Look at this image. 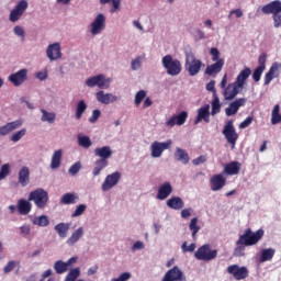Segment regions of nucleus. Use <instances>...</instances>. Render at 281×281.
Here are the masks:
<instances>
[{
  "instance_id": "nucleus-21",
  "label": "nucleus",
  "mask_w": 281,
  "mask_h": 281,
  "mask_svg": "<svg viewBox=\"0 0 281 281\" xmlns=\"http://www.w3.org/2000/svg\"><path fill=\"white\" fill-rule=\"evenodd\" d=\"M21 126H23V119L9 122L0 126V135L5 137V135H10V133H14V131H18V128H21Z\"/></svg>"
},
{
  "instance_id": "nucleus-15",
  "label": "nucleus",
  "mask_w": 281,
  "mask_h": 281,
  "mask_svg": "<svg viewBox=\"0 0 281 281\" xmlns=\"http://www.w3.org/2000/svg\"><path fill=\"white\" fill-rule=\"evenodd\" d=\"M161 281H188V278L179 266H175L165 273Z\"/></svg>"
},
{
  "instance_id": "nucleus-19",
  "label": "nucleus",
  "mask_w": 281,
  "mask_h": 281,
  "mask_svg": "<svg viewBox=\"0 0 281 281\" xmlns=\"http://www.w3.org/2000/svg\"><path fill=\"white\" fill-rule=\"evenodd\" d=\"M8 80L11 82V85H13V87H21V85L27 80V69L23 68L14 74H11L8 77Z\"/></svg>"
},
{
  "instance_id": "nucleus-25",
  "label": "nucleus",
  "mask_w": 281,
  "mask_h": 281,
  "mask_svg": "<svg viewBox=\"0 0 281 281\" xmlns=\"http://www.w3.org/2000/svg\"><path fill=\"white\" fill-rule=\"evenodd\" d=\"M205 122V124H210V104H205L204 106L198 109V114L194 120V125Z\"/></svg>"
},
{
  "instance_id": "nucleus-39",
  "label": "nucleus",
  "mask_w": 281,
  "mask_h": 281,
  "mask_svg": "<svg viewBox=\"0 0 281 281\" xmlns=\"http://www.w3.org/2000/svg\"><path fill=\"white\" fill-rule=\"evenodd\" d=\"M106 166H109V160L97 159L94 161V168L92 170L93 177L100 176V172H102V169L106 168Z\"/></svg>"
},
{
  "instance_id": "nucleus-7",
  "label": "nucleus",
  "mask_w": 281,
  "mask_h": 281,
  "mask_svg": "<svg viewBox=\"0 0 281 281\" xmlns=\"http://www.w3.org/2000/svg\"><path fill=\"white\" fill-rule=\"evenodd\" d=\"M216 256H218V250L217 249L212 250L209 244L201 246L194 252V258H196V260H203L204 262H210L212 260H215Z\"/></svg>"
},
{
  "instance_id": "nucleus-57",
  "label": "nucleus",
  "mask_w": 281,
  "mask_h": 281,
  "mask_svg": "<svg viewBox=\"0 0 281 281\" xmlns=\"http://www.w3.org/2000/svg\"><path fill=\"white\" fill-rule=\"evenodd\" d=\"M265 72V68L257 67L252 72V79L255 82H260V78H262V74Z\"/></svg>"
},
{
  "instance_id": "nucleus-11",
  "label": "nucleus",
  "mask_w": 281,
  "mask_h": 281,
  "mask_svg": "<svg viewBox=\"0 0 281 281\" xmlns=\"http://www.w3.org/2000/svg\"><path fill=\"white\" fill-rule=\"evenodd\" d=\"M170 146H172V139L166 142L155 140L149 147L150 157H153V159H159V157L164 155V151L168 150Z\"/></svg>"
},
{
  "instance_id": "nucleus-64",
  "label": "nucleus",
  "mask_w": 281,
  "mask_h": 281,
  "mask_svg": "<svg viewBox=\"0 0 281 281\" xmlns=\"http://www.w3.org/2000/svg\"><path fill=\"white\" fill-rule=\"evenodd\" d=\"M254 122V116H247L245 121L239 124V128H247Z\"/></svg>"
},
{
  "instance_id": "nucleus-36",
  "label": "nucleus",
  "mask_w": 281,
  "mask_h": 281,
  "mask_svg": "<svg viewBox=\"0 0 281 281\" xmlns=\"http://www.w3.org/2000/svg\"><path fill=\"white\" fill-rule=\"evenodd\" d=\"M69 227H71V224L61 222L55 225V232H57L59 238H67V234H69Z\"/></svg>"
},
{
  "instance_id": "nucleus-4",
  "label": "nucleus",
  "mask_w": 281,
  "mask_h": 281,
  "mask_svg": "<svg viewBox=\"0 0 281 281\" xmlns=\"http://www.w3.org/2000/svg\"><path fill=\"white\" fill-rule=\"evenodd\" d=\"M263 14H272L273 27H281V1L274 0L261 8Z\"/></svg>"
},
{
  "instance_id": "nucleus-63",
  "label": "nucleus",
  "mask_w": 281,
  "mask_h": 281,
  "mask_svg": "<svg viewBox=\"0 0 281 281\" xmlns=\"http://www.w3.org/2000/svg\"><path fill=\"white\" fill-rule=\"evenodd\" d=\"M47 69L41 70L35 74V78H37V80H40L41 82H43V80H47Z\"/></svg>"
},
{
  "instance_id": "nucleus-47",
  "label": "nucleus",
  "mask_w": 281,
  "mask_h": 281,
  "mask_svg": "<svg viewBox=\"0 0 281 281\" xmlns=\"http://www.w3.org/2000/svg\"><path fill=\"white\" fill-rule=\"evenodd\" d=\"M25 135H27V130L22 128L10 136V142H13V144H16L18 142H21V139H23Z\"/></svg>"
},
{
  "instance_id": "nucleus-22",
  "label": "nucleus",
  "mask_w": 281,
  "mask_h": 281,
  "mask_svg": "<svg viewBox=\"0 0 281 281\" xmlns=\"http://www.w3.org/2000/svg\"><path fill=\"white\" fill-rule=\"evenodd\" d=\"M241 87L236 82L228 83L226 89L223 90V95L225 100H234L241 91Z\"/></svg>"
},
{
  "instance_id": "nucleus-3",
  "label": "nucleus",
  "mask_w": 281,
  "mask_h": 281,
  "mask_svg": "<svg viewBox=\"0 0 281 281\" xmlns=\"http://www.w3.org/2000/svg\"><path fill=\"white\" fill-rule=\"evenodd\" d=\"M29 201H33L37 210H45L49 203V192L43 188H37L30 192Z\"/></svg>"
},
{
  "instance_id": "nucleus-24",
  "label": "nucleus",
  "mask_w": 281,
  "mask_h": 281,
  "mask_svg": "<svg viewBox=\"0 0 281 281\" xmlns=\"http://www.w3.org/2000/svg\"><path fill=\"white\" fill-rule=\"evenodd\" d=\"M281 71V64L280 63H273L269 69V71L265 75V82L263 85L267 87L268 85H271V80L273 78H278L280 76Z\"/></svg>"
},
{
  "instance_id": "nucleus-42",
  "label": "nucleus",
  "mask_w": 281,
  "mask_h": 281,
  "mask_svg": "<svg viewBox=\"0 0 281 281\" xmlns=\"http://www.w3.org/2000/svg\"><path fill=\"white\" fill-rule=\"evenodd\" d=\"M53 269L57 273V276H63V273H67V271H69L67 263H65V261L63 260H57L54 263Z\"/></svg>"
},
{
  "instance_id": "nucleus-60",
  "label": "nucleus",
  "mask_w": 281,
  "mask_h": 281,
  "mask_svg": "<svg viewBox=\"0 0 281 281\" xmlns=\"http://www.w3.org/2000/svg\"><path fill=\"white\" fill-rule=\"evenodd\" d=\"M146 248V245L144 244V241L142 240H137L133 244L132 246V251L135 252V251H142V249H145Z\"/></svg>"
},
{
  "instance_id": "nucleus-51",
  "label": "nucleus",
  "mask_w": 281,
  "mask_h": 281,
  "mask_svg": "<svg viewBox=\"0 0 281 281\" xmlns=\"http://www.w3.org/2000/svg\"><path fill=\"white\" fill-rule=\"evenodd\" d=\"M86 211H87V204H79L74 211V213L71 214V217L78 218V216H82V214H85Z\"/></svg>"
},
{
  "instance_id": "nucleus-31",
  "label": "nucleus",
  "mask_w": 281,
  "mask_h": 281,
  "mask_svg": "<svg viewBox=\"0 0 281 281\" xmlns=\"http://www.w3.org/2000/svg\"><path fill=\"white\" fill-rule=\"evenodd\" d=\"M166 205L170 210L179 211L183 210L186 203L183 202V199H181L180 196H172L167 200Z\"/></svg>"
},
{
  "instance_id": "nucleus-26",
  "label": "nucleus",
  "mask_w": 281,
  "mask_h": 281,
  "mask_svg": "<svg viewBox=\"0 0 281 281\" xmlns=\"http://www.w3.org/2000/svg\"><path fill=\"white\" fill-rule=\"evenodd\" d=\"M172 194V184L170 182H165L158 188L156 199L158 201H166L168 196Z\"/></svg>"
},
{
  "instance_id": "nucleus-12",
  "label": "nucleus",
  "mask_w": 281,
  "mask_h": 281,
  "mask_svg": "<svg viewBox=\"0 0 281 281\" xmlns=\"http://www.w3.org/2000/svg\"><path fill=\"white\" fill-rule=\"evenodd\" d=\"M106 27V16L103 13L97 14L94 20L90 23V33L92 36H98L102 34Z\"/></svg>"
},
{
  "instance_id": "nucleus-40",
  "label": "nucleus",
  "mask_w": 281,
  "mask_h": 281,
  "mask_svg": "<svg viewBox=\"0 0 281 281\" xmlns=\"http://www.w3.org/2000/svg\"><path fill=\"white\" fill-rule=\"evenodd\" d=\"M41 122H47V124H54L56 122V114L54 112H48L45 109H41Z\"/></svg>"
},
{
  "instance_id": "nucleus-59",
  "label": "nucleus",
  "mask_w": 281,
  "mask_h": 281,
  "mask_svg": "<svg viewBox=\"0 0 281 281\" xmlns=\"http://www.w3.org/2000/svg\"><path fill=\"white\" fill-rule=\"evenodd\" d=\"M216 81L211 80L209 83H206V91H211L213 93V98L218 97L216 93Z\"/></svg>"
},
{
  "instance_id": "nucleus-17",
  "label": "nucleus",
  "mask_w": 281,
  "mask_h": 281,
  "mask_svg": "<svg viewBox=\"0 0 281 281\" xmlns=\"http://www.w3.org/2000/svg\"><path fill=\"white\" fill-rule=\"evenodd\" d=\"M186 122H188V112L182 111L179 114H173L170 119H168L166 126L168 128H175V126H183Z\"/></svg>"
},
{
  "instance_id": "nucleus-53",
  "label": "nucleus",
  "mask_w": 281,
  "mask_h": 281,
  "mask_svg": "<svg viewBox=\"0 0 281 281\" xmlns=\"http://www.w3.org/2000/svg\"><path fill=\"white\" fill-rule=\"evenodd\" d=\"M13 34L21 38V41H25V29L21 25H15L13 27Z\"/></svg>"
},
{
  "instance_id": "nucleus-37",
  "label": "nucleus",
  "mask_w": 281,
  "mask_h": 281,
  "mask_svg": "<svg viewBox=\"0 0 281 281\" xmlns=\"http://www.w3.org/2000/svg\"><path fill=\"white\" fill-rule=\"evenodd\" d=\"M87 112V102L85 100H80L77 102L75 110V119L82 120V115Z\"/></svg>"
},
{
  "instance_id": "nucleus-6",
  "label": "nucleus",
  "mask_w": 281,
  "mask_h": 281,
  "mask_svg": "<svg viewBox=\"0 0 281 281\" xmlns=\"http://www.w3.org/2000/svg\"><path fill=\"white\" fill-rule=\"evenodd\" d=\"M161 65L166 69L168 76H179L181 74V61L172 58V55H166L161 59Z\"/></svg>"
},
{
  "instance_id": "nucleus-50",
  "label": "nucleus",
  "mask_w": 281,
  "mask_h": 281,
  "mask_svg": "<svg viewBox=\"0 0 281 281\" xmlns=\"http://www.w3.org/2000/svg\"><path fill=\"white\" fill-rule=\"evenodd\" d=\"M80 170H82V162L77 161L69 167L68 175H70V177H76Z\"/></svg>"
},
{
  "instance_id": "nucleus-9",
  "label": "nucleus",
  "mask_w": 281,
  "mask_h": 281,
  "mask_svg": "<svg viewBox=\"0 0 281 281\" xmlns=\"http://www.w3.org/2000/svg\"><path fill=\"white\" fill-rule=\"evenodd\" d=\"M111 82H113V79L106 78V76L100 74L88 78L86 80V86L90 89H93V87H98L99 89H109V87H111Z\"/></svg>"
},
{
  "instance_id": "nucleus-23",
  "label": "nucleus",
  "mask_w": 281,
  "mask_h": 281,
  "mask_svg": "<svg viewBox=\"0 0 281 281\" xmlns=\"http://www.w3.org/2000/svg\"><path fill=\"white\" fill-rule=\"evenodd\" d=\"M97 101L100 104H113V102H117L120 98L113 93H105L104 90H100L95 93Z\"/></svg>"
},
{
  "instance_id": "nucleus-16",
  "label": "nucleus",
  "mask_w": 281,
  "mask_h": 281,
  "mask_svg": "<svg viewBox=\"0 0 281 281\" xmlns=\"http://www.w3.org/2000/svg\"><path fill=\"white\" fill-rule=\"evenodd\" d=\"M120 179H122V175L120 173V171L108 175L101 186V190L103 192H109V190H113V188H115V184L120 183Z\"/></svg>"
},
{
  "instance_id": "nucleus-10",
  "label": "nucleus",
  "mask_w": 281,
  "mask_h": 281,
  "mask_svg": "<svg viewBox=\"0 0 281 281\" xmlns=\"http://www.w3.org/2000/svg\"><path fill=\"white\" fill-rule=\"evenodd\" d=\"M222 135H224L227 144H231L233 148L236 146V142H238V132H236V127H234V121L229 120L225 123Z\"/></svg>"
},
{
  "instance_id": "nucleus-20",
  "label": "nucleus",
  "mask_w": 281,
  "mask_h": 281,
  "mask_svg": "<svg viewBox=\"0 0 281 281\" xmlns=\"http://www.w3.org/2000/svg\"><path fill=\"white\" fill-rule=\"evenodd\" d=\"M247 104L246 98H239L228 104V106L225 109V113L227 117H232V115H236L238 111H240V106H245Z\"/></svg>"
},
{
  "instance_id": "nucleus-8",
  "label": "nucleus",
  "mask_w": 281,
  "mask_h": 281,
  "mask_svg": "<svg viewBox=\"0 0 281 281\" xmlns=\"http://www.w3.org/2000/svg\"><path fill=\"white\" fill-rule=\"evenodd\" d=\"M27 8H30L27 0H20L9 13L10 23H19L23 14L27 11Z\"/></svg>"
},
{
  "instance_id": "nucleus-52",
  "label": "nucleus",
  "mask_w": 281,
  "mask_h": 281,
  "mask_svg": "<svg viewBox=\"0 0 281 281\" xmlns=\"http://www.w3.org/2000/svg\"><path fill=\"white\" fill-rule=\"evenodd\" d=\"M10 175V164H3L0 167V181H3Z\"/></svg>"
},
{
  "instance_id": "nucleus-28",
  "label": "nucleus",
  "mask_w": 281,
  "mask_h": 281,
  "mask_svg": "<svg viewBox=\"0 0 281 281\" xmlns=\"http://www.w3.org/2000/svg\"><path fill=\"white\" fill-rule=\"evenodd\" d=\"M18 182L22 188H26L30 184V167L23 166L18 173Z\"/></svg>"
},
{
  "instance_id": "nucleus-43",
  "label": "nucleus",
  "mask_w": 281,
  "mask_h": 281,
  "mask_svg": "<svg viewBox=\"0 0 281 281\" xmlns=\"http://www.w3.org/2000/svg\"><path fill=\"white\" fill-rule=\"evenodd\" d=\"M77 142L78 146H81V148H91V146H93V142H91V137L88 135H78Z\"/></svg>"
},
{
  "instance_id": "nucleus-41",
  "label": "nucleus",
  "mask_w": 281,
  "mask_h": 281,
  "mask_svg": "<svg viewBox=\"0 0 281 281\" xmlns=\"http://www.w3.org/2000/svg\"><path fill=\"white\" fill-rule=\"evenodd\" d=\"M273 256H276V249L273 248L262 249L260 254V262H267L269 260H273Z\"/></svg>"
},
{
  "instance_id": "nucleus-13",
  "label": "nucleus",
  "mask_w": 281,
  "mask_h": 281,
  "mask_svg": "<svg viewBox=\"0 0 281 281\" xmlns=\"http://www.w3.org/2000/svg\"><path fill=\"white\" fill-rule=\"evenodd\" d=\"M46 58H48L50 63H55V60H60V58H63V49L59 42L49 44L46 47Z\"/></svg>"
},
{
  "instance_id": "nucleus-27",
  "label": "nucleus",
  "mask_w": 281,
  "mask_h": 281,
  "mask_svg": "<svg viewBox=\"0 0 281 281\" xmlns=\"http://www.w3.org/2000/svg\"><path fill=\"white\" fill-rule=\"evenodd\" d=\"M94 156L101 160L109 161L113 157V149H111V146L97 147L94 149Z\"/></svg>"
},
{
  "instance_id": "nucleus-29",
  "label": "nucleus",
  "mask_w": 281,
  "mask_h": 281,
  "mask_svg": "<svg viewBox=\"0 0 281 281\" xmlns=\"http://www.w3.org/2000/svg\"><path fill=\"white\" fill-rule=\"evenodd\" d=\"M31 200L20 199L18 201V212L21 216H27L32 212V202Z\"/></svg>"
},
{
  "instance_id": "nucleus-2",
  "label": "nucleus",
  "mask_w": 281,
  "mask_h": 281,
  "mask_svg": "<svg viewBox=\"0 0 281 281\" xmlns=\"http://www.w3.org/2000/svg\"><path fill=\"white\" fill-rule=\"evenodd\" d=\"M210 54L214 64L206 66L205 74L216 78L223 71V67H225V59L221 58V52L216 47H212Z\"/></svg>"
},
{
  "instance_id": "nucleus-62",
  "label": "nucleus",
  "mask_w": 281,
  "mask_h": 281,
  "mask_svg": "<svg viewBox=\"0 0 281 281\" xmlns=\"http://www.w3.org/2000/svg\"><path fill=\"white\" fill-rule=\"evenodd\" d=\"M132 278L131 272H123L119 276V278H114L111 281H128Z\"/></svg>"
},
{
  "instance_id": "nucleus-44",
  "label": "nucleus",
  "mask_w": 281,
  "mask_h": 281,
  "mask_svg": "<svg viewBox=\"0 0 281 281\" xmlns=\"http://www.w3.org/2000/svg\"><path fill=\"white\" fill-rule=\"evenodd\" d=\"M80 278V268H72L69 270L64 281H85ZM79 279V280H78Z\"/></svg>"
},
{
  "instance_id": "nucleus-30",
  "label": "nucleus",
  "mask_w": 281,
  "mask_h": 281,
  "mask_svg": "<svg viewBox=\"0 0 281 281\" xmlns=\"http://www.w3.org/2000/svg\"><path fill=\"white\" fill-rule=\"evenodd\" d=\"M240 172V162L232 161L225 165L223 175H227L228 177H234Z\"/></svg>"
},
{
  "instance_id": "nucleus-18",
  "label": "nucleus",
  "mask_w": 281,
  "mask_h": 281,
  "mask_svg": "<svg viewBox=\"0 0 281 281\" xmlns=\"http://www.w3.org/2000/svg\"><path fill=\"white\" fill-rule=\"evenodd\" d=\"M226 183H227V178H225L223 173H217L210 178V188L212 192L221 191L222 189L225 188Z\"/></svg>"
},
{
  "instance_id": "nucleus-33",
  "label": "nucleus",
  "mask_w": 281,
  "mask_h": 281,
  "mask_svg": "<svg viewBox=\"0 0 281 281\" xmlns=\"http://www.w3.org/2000/svg\"><path fill=\"white\" fill-rule=\"evenodd\" d=\"M85 236V228L79 227L75 232L71 233L70 237L67 239V246L74 247L78 240H80Z\"/></svg>"
},
{
  "instance_id": "nucleus-61",
  "label": "nucleus",
  "mask_w": 281,
  "mask_h": 281,
  "mask_svg": "<svg viewBox=\"0 0 281 281\" xmlns=\"http://www.w3.org/2000/svg\"><path fill=\"white\" fill-rule=\"evenodd\" d=\"M110 3H112V9L110 12L115 13L120 11V5H122V0H110Z\"/></svg>"
},
{
  "instance_id": "nucleus-56",
  "label": "nucleus",
  "mask_w": 281,
  "mask_h": 281,
  "mask_svg": "<svg viewBox=\"0 0 281 281\" xmlns=\"http://www.w3.org/2000/svg\"><path fill=\"white\" fill-rule=\"evenodd\" d=\"M144 98H146V90H139L136 94H135V106H139L144 100Z\"/></svg>"
},
{
  "instance_id": "nucleus-38",
  "label": "nucleus",
  "mask_w": 281,
  "mask_h": 281,
  "mask_svg": "<svg viewBox=\"0 0 281 281\" xmlns=\"http://www.w3.org/2000/svg\"><path fill=\"white\" fill-rule=\"evenodd\" d=\"M33 225H37V227H47L49 225V217L47 215L35 216L31 220Z\"/></svg>"
},
{
  "instance_id": "nucleus-48",
  "label": "nucleus",
  "mask_w": 281,
  "mask_h": 281,
  "mask_svg": "<svg viewBox=\"0 0 281 281\" xmlns=\"http://www.w3.org/2000/svg\"><path fill=\"white\" fill-rule=\"evenodd\" d=\"M212 110L211 115H218L221 113V99L218 97H213V101L211 103Z\"/></svg>"
},
{
  "instance_id": "nucleus-55",
  "label": "nucleus",
  "mask_w": 281,
  "mask_h": 281,
  "mask_svg": "<svg viewBox=\"0 0 281 281\" xmlns=\"http://www.w3.org/2000/svg\"><path fill=\"white\" fill-rule=\"evenodd\" d=\"M20 233L21 236H23L24 238L30 236V234H32V226L27 223L23 224L22 226H20Z\"/></svg>"
},
{
  "instance_id": "nucleus-54",
  "label": "nucleus",
  "mask_w": 281,
  "mask_h": 281,
  "mask_svg": "<svg viewBox=\"0 0 281 281\" xmlns=\"http://www.w3.org/2000/svg\"><path fill=\"white\" fill-rule=\"evenodd\" d=\"M182 254H192V251H194V249H196V244L192 243L191 245L188 246V241H183L182 246Z\"/></svg>"
},
{
  "instance_id": "nucleus-46",
  "label": "nucleus",
  "mask_w": 281,
  "mask_h": 281,
  "mask_svg": "<svg viewBox=\"0 0 281 281\" xmlns=\"http://www.w3.org/2000/svg\"><path fill=\"white\" fill-rule=\"evenodd\" d=\"M77 199H78V196H76V194L66 193L61 196L60 204L61 205H71V204L76 203Z\"/></svg>"
},
{
  "instance_id": "nucleus-45",
  "label": "nucleus",
  "mask_w": 281,
  "mask_h": 281,
  "mask_svg": "<svg viewBox=\"0 0 281 281\" xmlns=\"http://www.w3.org/2000/svg\"><path fill=\"white\" fill-rule=\"evenodd\" d=\"M189 229L192 232V238L193 240H196V234L201 232V226H199V218L193 217L191 222L189 223Z\"/></svg>"
},
{
  "instance_id": "nucleus-49",
  "label": "nucleus",
  "mask_w": 281,
  "mask_h": 281,
  "mask_svg": "<svg viewBox=\"0 0 281 281\" xmlns=\"http://www.w3.org/2000/svg\"><path fill=\"white\" fill-rule=\"evenodd\" d=\"M144 63V56H137L131 61V69L132 71H138L142 69V64Z\"/></svg>"
},
{
  "instance_id": "nucleus-14",
  "label": "nucleus",
  "mask_w": 281,
  "mask_h": 281,
  "mask_svg": "<svg viewBox=\"0 0 281 281\" xmlns=\"http://www.w3.org/2000/svg\"><path fill=\"white\" fill-rule=\"evenodd\" d=\"M227 273L233 276L235 280H245L249 278V269L245 266L231 265L227 267Z\"/></svg>"
},
{
  "instance_id": "nucleus-5",
  "label": "nucleus",
  "mask_w": 281,
  "mask_h": 281,
  "mask_svg": "<svg viewBox=\"0 0 281 281\" xmlns=\"http://www.w3.org/2000/svg\"><path fill=\"white\" fill-rule=\"evenodd\" d=\"M201 67H203V61L198 59L194 53L186 52L184 69L188 71L189 76H198L201 71Z\"/></svg>"
},
{
  "instance_id": "nucleus-32",
  "label": "nucleus",
  "mask_w": 281,
  "mask_h": 281,
  "mask_svg": "<svg viewBox=\"0 0 281 281\" xmlns=\"http://www.w3.org/2000/svg\"><path fill=\"white\" fill-rule=\"evenodd\" d=\"M175 159L176 161H180V164H183V166H188L190 164V155L186 149L181 147H177L175 151Z\"/></svg>"
},
{
  "instance_id": "nucleus-34",
  "label": "nucleus",
  "mask_w": 281,
  "mask_h": 281,
  "mask_svg": "<svg viewBox=\"0 0 281 281\" xmlns=\"http://www.w3.org/2000/svg\"><path fill=\"white\" fill-rule=\"evenodd\" d=\"M251 76V68L246 67L239 72V76L236 77L235 82L241 88L245 89V82H247V78Z\"/></svg>"
},
{
  "instance_id": "nucleus-35",
  "label": "nucleus",
  "mask_w": 281,
  "mask_h": 281,
  "mask_svg": "<svg viewBox=\"0 0 281 281\" xmlns=\"http://www.w3.org/2000/svg\"><path fill=\"white\" fill-rule=\"evenodd\" d=\"M61 161H63V149H57L53 153V156L50 159L52 170H56L57 168H60Z\"/></svg>"
},
{
  "instance_id": "nucleus-58",
  "label": "nucleus",
  "mask_w": 281,
  "mask_h": 281,
  "mask_svg": "<svg viewBox=\"0 0 281 281\" xmlns=\"http://www.w3.org/2000/svg\"><path fill=\"white\" fill-rule=\"evenodd\" d=\"M100 115H102V112H100V110H93L91 116L89 117L90 124H95V122L100 120Z\"/></svg>"
},
{
  "instance_id": "nucleus-1",
  "label": "nucleus",
  "mask_w": 281,
  "mask_h": 281,
  "mask_svg": "<svg viewBox=\"0 0 281 281\" xmlns=\"http://www.w3.org/2000/svg\"><path fill=\"white\" fill-rule=\"evenodd\" d=\"M263 236H265V231L262 228L256 232L251 231V228H247L236 241L234 256H236L237 258L245 256V247H254V245H258V243L262 240Z\"/></svg>"
}]
</instances>
